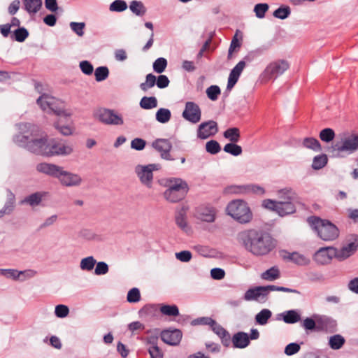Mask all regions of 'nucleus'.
Returning a JSON list of instances; mask_svg holds the SVG:
<instances>
[{
    "label": "nucleus",
    "mask_w": 358,
    "mask_h": 358,
    "mask_svg": "<svg viewBox=\"0 0 358 358\" xmlns=\"http://www.w3.org/2000/svg\"><path fill=\"white\" fill-rule=\"evenodd\" d=\"M236 240L247 251L256 256L266 255L275 247V241L269 234L255 229L239 232Z\"/></svg>",
    "instance_id": "1"
},
{
    "label": "nucleus",
    "mask_w": 358,
    "mask_h": 358,
    "mask_svg": "<svg viewBox=\"0 0 358 358\" xmlns=\"http://www.w3.org/2000/svg\"><path fill=\"white\" fill-rule=\"evenodd\" d=\"M38 127L29 124L28 131L15 135L13 140L18 146L31 153L45 156L48 137L40 134Z\"/></svg>",
    "instance_id": "2"
},
{
    "label": "nucleus",
    "mask_w": 358,
    "mask_h": 358,
    "mask_svg": "<svg viewBox=\"0 0 358 358\" xmlns=\"http://www.w3.org/2000/svg\"><path fill=\"white\" fill-rule=\"evenodd\" d=\"M278 196L280 201H277L272 199H264L262 206L264 208L276 213L278 215L284 217L296 212L294 201L296 194L292 189L285 188L278 191Z\"/></svg>",
    "instance_id": "3"
},
{
    "label": "nucleus",
    "mask_w": 358,
    "mask_h": 358,
    "mask_svg": "<svg viewBox=\"0 0 358 358\" xmlns=\"http://www.w3.org/2000/svg\"><path fill=\"white\" fill-rule=\"evenodd\" d=\"M308 224L317 236L324 241H332L339 236L338 227L327 220H322L316 216L309 217L307 220Z\"/></svg>",
    "instance_id": "4"
},
{
    "label": "nucleus",
    "mask_w": 358,
    "mask_h": 358,
    "mask_svg": "<svg viewBox=\"0 0 358 358\" xmlns=\"http://www.w3.org/2000/svg\"><path fill=\"white\" fill-rule=\"evenodd\" d=\"M161 183L167 187L164 196L169 202L176 203L183 199L189 191V187L185 180H164Z\"/></svg>",
    "instance_id": "5"
},
{
    "label": "nucleus",
    "mask_w": 358,
    "mask_h": 358,
    "mask_svg": "<svg viewBox=\"0 0 358 358\" xmlns=\"http://www.w3.org/2000/svg\"><path fill=\"white\" fill-rule=\"evenodd\" d=\"M226 211L229 215L241 224L248 223L252 218V213L248 203L241 199L233 200L229 202Z\"/></svg>",
    "instance_id": "6"
},
{
    "label": "nucleus",
    "mask_w": 358,
    "mask_h": 358,
    "mask_svg": "<svg viewBox=\"0 0 358 358\" xmlns=\"http://www.w3.org/2000/svg\"><path fill=\"white\" fill-rule=\"evenodd\" d=\"M358 149V135L351 134L347 137L342 138L341 141H337L328 150L331 152L336 151L338 154L343 152L352 153Z\"/></svg>",
    "instance_id": "7"
},
{
    "label": "nucleus",
    "mask_w": 358,
    "mask_h": 358,
    "mask_svg": "<svg viewBox=\"0 0 358 358\" xmlns=\"http://www.w3.org/2000/svg\"><path fill=\"white\" fill-rule=\"evenodd\" d=\"M36 169L39 172L54 178H59L61 176H65L66 179H81L78 175L64 171L62 167L55 164L41 163L37 165Z\"/></svg>",
    "instance_id": "8"
},
{
    "label": "nucleus",
    "mask_w": 358,
    "mask_h": 358,
    "mask_svg": "<svg viewBox=\"0 0 358 358\" xmlns=\"http://www.w3.org/2000/svg\"><path fill=\"white\" fill-rule=\"evenodd\" d=\"M358 249V235L352 234L349 237L348 243L341 248H336V259L343 261L352 256Z\"/></svg>",
    "instance_id": "9"
},
{
    "label": "nucleus",
    "mask_w": 358,
    "mask_h": 358,
    "mask_svg": "<svg viewBox=\"0 0 358 358\" xmlns=\"http://www.w3.org/2000/svg\"><path fill=\"white\" fill-rule=\"evenodd\" d=\"M73 152V148L65 145L62 140L52 138L48 140L47 149L45 152L46 157L55 155H66Z\"/></svg>",
    "instance_id": "10"
},
{
    "label": "nucleus",
    "mask_w": 358,
    "mask_h": 358,
    "mask_svg": "<svg viewBox=\"0 0 358 358\" xmlns=\"http://www.w3.org/2000/svg\"><path fill=\"white\" fill-rule=\"evenodd\" d=\"M289 68V62L285 59H278L271 62L264 70V75L268 79L276 78Z\"/></svg>",
    "instance_id": "11"
},
{
    "label": "nucleus",
    "mask_w": 358,
    "mask_h": 358,
    "mask_svg": "<svg viewBox=\"0 0 358 358\" xmlns=\"http://www.w3.org/2000/svg\"><path fill=\"white\" fill-rule=\"evenodd\" d=\"M98 119L105 124L122 125L124 123L122 116L113 110L101 108L97 112Z\"/></svg>",
    "instance_id": "12"
},
{
    "label": "nucleus",
    "mask_w": 358,
    "mask_h": 358,
    "mask_svg": "<svg viewBox=\"0 0 358 358\" xmlns=\"http://www.w3.org/2000/svg\"><path fill=\"white\" fill-rule=\"evenodd\" d=\"M227 194H255L262 195L264 194V189L257 185L249 184L245 185H231L225 189Z\"/></svg>",
    "instance_id": "13"
},
{
    "label": "nucleus",
    "mask_w": 358,
    "mask_h": 358,
    "mask_svg": "<svg viewBox=\"0 0 358 358\" xmlns=\"http://www.w3.org/2000/svg\"><path fill=\"white\" fill-rule=\"evenodd\" d=\"M182 117L192 124L199 122L201 118V110L199 106L193 101L186 102Z\"/></svg>",
    "instance_id": "14"
},
{
    "label": "nucleus",
    "mask_w": 358,
    "mask_h": 358,
    "mask_svg": "<svg viewBox=\"0 0 358 358\" xmlns=\"http://www.w3.org/2000/svg\"><path fill=\"white\" fill-rule=\"evenodd\" d=\"M218 131L217 124L214 120L202 122L197 129V137L200 139H206L215 135Z\"/></svg>",
    "instance_id": "15"
},
{
    "label": "nucleus",
    "mask_w": 358,
    "mask_h": 358,
    "mask_svg": "<svg viewBox=\"0 0 358 358\" xmlns=\"http://www.w3.org/2000/svg\"><path fill=\"white\" fill-rule=\"evenodd\" d=\"M152 146L160 153L161 157L166 160H172L170 152L172 149V143L166 138H157L152 143Z\"/></svg>",
    "instance_id": "16"
},
{
    "label": "nucleus",
    "mask_w": 358,
    "mask_h": 358,
    "mask_svg": "<svg viewBox=\"0 0 358 358\" xmlns=\"http://www.w3.org/2000/svg\"><path fill=\"white\" fill-rule=\"evenodd\" d=\"M334 257L336 258L335 248H322L315 253L314 260L317 263L324 265L329 264Z\"/></svg>",
    "instance_id": "17"
},
{
    "label": "nucleus",
    "mask_w": 358,
    "mask_h": 358,
    "mask_svg": "<svg viewBox=\"0 0 358 358\" xmlns=\"http://www.w3.org/2000/svg\"><path fill=\"white\" fill-rule=\"evenodd\" d=\"M159 164H150L146 166L138 165L135 171L139 179H153V171L160 169Z\"/></svg>",
    "instance_id": "18"
},
{
    "label": "nucleus",
    "mask_w": 358,
    "mask_h": 358,
    "mask_svg": "<svg viewBox=\"0 0 358 358\" xmlns=\"http://www.w3.org/2000/svg\"><path fill=\"white\" fill-rule=\"evenodd\" d=\"M216 210L211 206H200L196 210L197 219L206 222H213L215 220Z\"/></svg>",
    "instance_id": "19"
},
{
    "label": "nucleus",
    "mask_w": 358,
    "mask_h": 358,
    "mask_svg": "<svg viewBox=\"0 0 358 358\" xmlns=\"http://www.w3.org/2000/svg\"><path fill=\"white\" fill-rule=\"evenodd\" d=\"M182 336V332L179 329L164 330L161 334V338L169 345H176L180 342Z\"/></svg>",
    "instance_id": "20"
},
{
    "label": "nucleus",
    "mask_w": 358,
    "mask_h": 358,
    "mask_svg": "<svg viewBox=\"0 0 358 358\" xmlns=\"http://www.w3.org/2000/svg\"><path fill=\"white\" fill-rule=\"evenodd\" d=\"M211 322L210 328L221 339L222 344L228 347L231 344L230 334L215 320H210Z\"/></svg>",
    "instance_id": "21"
},
{
    "label": "nucleus",
    "mask_w": 358,
    "mask_h": 358,
    "mask_svg": "<svg viewBox=\"0 0 358 358\" xmlns=\"http://www.w3.org/2000/svg\"><path fill=\"white\" fill-rule=\"evenodd\" d=\"M231 343H233L234 348H244L249 345L250 338L246 333L238 332L231 338Z\"/></svg>",
    "instance_id": "22"
},
{
    "label": "nucleus",
    "mask_w": 358,
    "mask_h": 358,
    "mask_svg": "<svg viewBox=\"0 0 358 358\" xmlns=\"http://www.w3.org/2000/svg\"><path fill=\"white\" fill-rule=\"evenodd\" d=\"M252 57L250 55H246L243 60L240 61L231 71L229 78H232L236 81L238 80L239 77L246 66V62H251Z\"/></svg>",
    "instance_id": "23"
},
{
    "label": "nucleus",
    "mask_w": 358,
    "mask_h": 358,
    "mask_svg": "<svg viewBox=\"0 0 358 358\" xmlns=\"http://www.w3.org/2000/svg\"><path fill=\"white\" fill-rule=\"evenodd\" d=\"M187 207H182V209L176 215V222L177 225L185 232L190 230V227L187 222L186 212Z\"/></svg>",
    "instance_id": "24"
},
{
    "label": "nucleus",
    "mask_w": 358,
    "mask_h": 358,
    "mask_svg": "<svg viewBox=\"0 0 358 358\" xmlns=\"http://www.w3.org/2000/svg\"><path fill=\"white\" fill-rule=\"evenodd\" d=\"M47 192H36L34 194H30L29 196H27L22 203H27L29 204L31 206H35L38 205L42 199L47 195Z\"/></svg>",
    "instance_id": "25"
},
{
    "label": "nucleus",
    "mask_w": 358,
    "mask_h": 358,
    "mask_svg": "<svg viewBox=\"0 0 358 358\" xmlns=\"http://www.w3.org/2000/svg\"><path fill=\"white\" fill-rule=\"evenodd\" d=\"M24 9L29 13H36L42 7V0H23Z\"/></svg>",
    "instance_id": "26"
},
{
    "label": "nucleus",
    "mask_w": 358,
    "mask_h": 358,
    "mask_svg": "<svg viewBox=\"0 0 358 358\" xmlns=\"http://www.w3.org/2000/svg\"><path fill=\"white\" fill-rule=\"evenodd\" d=\"M283 321L287 324H294L301 320L299 313L296 310H290L282 314Z\"/></svg>",
    "instance_id": "27"
},
{
    "label": "nucleus",
    "mask_w": 358,
    "mask_h": 358,
    "mask_svg": "<svg viewBox=\"0 0 358 358\" xmlns=\"http://www.w3.org/2000/svg\"><path fill=\"white\" fill-rule=\"evenodd\" d=\"M171 118V112L168 108H160L155 113L156 120L162 124L167 123Z\"/></svg>",
    "instance_id": "28"
},
{
    "label": "nucleus",
    "mask_w": 358,
    "mask_h": 358,
    "mask_svg": "<svg viewBox=\"0 0 358 358\" xmlns=\"http://www.w3.org/2000/svg\"><path fill=\"white\" fill-rule=\"evenodd\" d=\"M223 136L229 140L230 143H238L241 138V133L238 128L231 127L224 131Z\"/></svg>",
    "instance_id": "29"
},
{
    "label": "nucleus",
    "mask_w": 358,
    "mask_h": 358,
    "mask_svg": "<svg viewBox=\"0 0 358 358\" xmlns=\"http://www.w3.org/2000/svg\"><path fill=\"white\" fill-rule=\"evenodd\" d=\"M314 318L316 319L317 329L318 330L327 329L334 322L331 318L327 316L314 315Z\"/></svg>",
    "instance_id": "30"
},
{
    "label": "nucleus",
    "mask_w": 358,
    "mask_h": 358,
    "mask_svg": "<svg viewBox=\"0 0 358 358\" xmlns=\"http://www.w3.org/2000/svg\"><path fill=\"white\" fill-rule=\"evenodd\" d=\"M29 34L28 30L25 27H22L15 29L10 35V38L13 41L22 43L28 38Z\"/></svg>",
    "instance_id": "31"
},
{
    "label": "nucleus",
    "mask_w": 358,
    "mask_h": 358,
    "mask_svg": "<svg viewBox=\"0 0 358 358\" xmlns=\"http://www.w3.org/2000/svg\"><path fill=\"white\" fill-rule=\"evenodd\" d=\"M129 8L133 13L138 16H143L147 11V8L143 2L136 0L130 3Z\"/></svg>",
    "instance_id": "32"
},
{
    "label": "nucleus",
    "mask_w": 358,
    "mask_h": 358,
    "mask_svg": "<svg viewBox=\"0 0 358 358\" xmlns=\"http://www.w3.org/2000/svg\"><path fill=\"white\" fill-rule=\"evenodd\" d=\"M265 294L266 292L264 287H258L257 288L250 289L246 291L244 295V299L246 301L257 299L259 296Z\"/></svg>",
    "instance_id": "33"
},
{
    "label": "nucleus",
    "mask_w": 358,
    "mask_h": 358,
    "mask_svg": "<svg viewBox=\"0 0 358 358\" xmlns=\"http://www.w3.org/2000/svg\"><path fill=\"white\" fill-rule=\"evenodd\" d=\"M303 147L319 152L322 150L320 141L314 137H306L303 140Z\"/></svg>",
    "instance_id": "34"
},
{
    "label": "nucleus",
    "mask_w": 358,
    "mask_h": 358,
    "mask_svg": "<svg viewBox=\"0 0 358 358\" xmlns=\"http://www.w3.org/2000/svg\"><path fill=\"white\" fill-rule=\"evenodd\" d=\"M157 99L155 96H143L139 103L141 108L150 110L157 106Z\"/></svg>",
    "instance_id": "35"
},
{
    "label": "nucleus",
    "mask_w": 358,
    "mask_h": 358,
    "mask_svg": "<svg viewBox=\"0 0 358 358\" xmlns=\"http://www.w3.org/2000/svg\"><path fill=\"white\" fill-rule=\"evenodd\" d=\"M345 338L340 334H336L329 338V345L333 350H339L345 344Z\"/></svg>",
    "instance_id": "36"
},
{
    "label": "nucleus",
    "mask_w": 358,
    "mask_h": 358,
    "mask_svg": "<svg viewBox=\"0 0 358 358\" xmlns=\"http://www.w3.org/2000/svg\"><path fill=\"white\" fill-rule=\"evenodd\" d=\"M53 101V96L47 94H43L36 100V103L40 106L41 108L44 111H48L50 106L52 105L51 101Z\"/></svg>",
    "instance_id": "37"
},
{
    "label": "nucleus",
    "mask_w": 358,
    "mask_h": 358,
    "mask_svg": "<svg viewBox=\"0 0 358 358\" xmlns=\"http://www.w3.org/2000/svg\"><path fill=\"white\" fill-rule=\"evenodd\" d=\"M291 14V9L288 6H280L279 8H278L276 10H275L273 13V15L274 17L280 19V20H285Z\"/></svg>",
    "instance_id": "38"
},
{
    "label": "nucleus",
    "mask_w": 358,
    "mask_h": 358,
    "mask_svg": "<svg viewBox=\"0 0 358 358\" xmlns=\"http://www.w3.org/2000/svg\"><path fill=\"white\" fill-rule=\"evenodd\" d=\"M289 259L299 266H306L310 263V259L298 252H293L289 255Z\"/></svg>",
    "instance_id": "39"
},
{
    "label": "nucleus",
    "mask_w": 358,
    "mask_h": 358,
    "mask_svg": "<svg viewBox=\"0 0 358 358\" xmlns=\"http://www.w3.org/2000/svg\"><path fill=\"white\" fill-rule=\"evenodd\" d=\"M157 76L152 73H149L145 77V82L140 85V88L143 92H147L150 88L157 85Z\"/></svg>",
    "instance_id": "40"
},
{
    "label": "nucleus",
    "mask_w": 358,
    "mask_h": 358,
    "mask_svg": "<svg viewBox=\"0 0 358 358\" xmlns=\"http://www.w3.org/2000/svg\"><path fill=\"white\" fill-rule=\"evenodd\" d=\"M223 150L235 157L241 155L243 152L241 146L237 145L236 143H227L224 146Z\"/></svg>",
    "instance_id": "41"
},
{
    "label": "nucleus",
    "mask_w": 358,
    "mask_h": 358,
    "mask_svg": "<svg viewBox=\"0 0 358 358\" xmlns=\"http://www.w3.org/2000/svg\"><path fill=\"white\" fill-rule=\"evenodd\" d=\"M327 162V156L325 154H321L313 158L312 167L315 170H319L325 166Z\"/></svg>",
    "instance_id": "42"
},
{
    "label": "nucleus",
    "mask_w": 358,
    "mask_h": 358,
    "mask_svg": "<svg viewBox=\"0 0 358 358\" xmlns=\"http://www.w3.org/2000/svg\"><path fill=\"white\" fill-rule=\"evenodd\" d=\"M96 264V259L92 256H89L81 259L80 268L83 271H90L94 268Z\"/></svg>",
    "instance_id": "43"
},
{
    "label": "nucleus",
    "mask_w": 358,
    "mask_h": 358,
    "mask_svg": "<svg viewBox=\"0 0 358 358\" xmlns=\"http://www.w3.org/2000/svg\"><path fill=\"white\" fill-rule=\"evenodd\" d=\"M109 69L106 66L97 67L94 71V76L96 82H101L108 78Z\"/></svg>",
    "instance_id": "44"
},
{
    "label": "nucleus",
    "mask_w": 358,
    "mask_h": 358,
    "mask_svg": "<svg viewBox=\"0 0 358 358\" xmlns=\"http://www.w3.org/2000/svg\"><path fill=\"white\" fill-rule=\"evenodd\" d=\"M271 312L268 309H263L255 316L257 323L260 325H265L268 319L271 317Z\"/></svg>",
    "instance_id": "45"
},
{
    "label": "nucleus",
    "mask_w": 358,
    "mask_h": 358,
    "mask_svg": "<svg viewBox=\"0 0 358 358\" xmlns=\"http://www.w3.org/2000/svg\"><path fill=\"white\" fill-rule=\"evenodd\" d=\"M280 277V271L279 269L275 267H271V268L266 270L265 272L262 273V278L264 280H275Z\"/></svg>",
    "instance_id": "46"
},
{
    "label": "nucleus",
    "mask_w": 358,
    "mask_h": 358,
    "mask_svg": "<svg viewBox=\"0 0 358 358\" xmlns=\"http://www.w3.org/2000/svg\"><path fill=\"white\" fill-rule=\"evenodd\" d=\"M269 9V5L266 3H257L253 9L257 18L262 19L265 17L266 12Z\"/></svg>",
    "instance_id": "47"
},
{
    "label": "nucleus",
    "mask_w": 358,
    "mask_h": 358,
    "mask_svg": "<svg viewBox=\"0 0 358 358\" xmlns=\"http://www.w3.org/2000/svg\"><path fill=\"white\" fill-rule=\"evenodd\" d=\"M335 131L331 128H325L320 131L319 136L322 141L329 143L335 138Z\"/></svg>",
    "instance_id": "48"
},
{
    "label": "nucleus",
    "mask_w": 358,
    "mask_h": 358,
    "mask_svg": "<svg viewBox=\"0 0 358 358\" xmlns=\"http://www.w3.org/2000/svg\"><path fill=\"white\" fill-rule=\"evenodd\" d=\"M160 312L167 316H178L179 315V310L176 305H163L160 308Z\"/></svg>",
    "instance_id": "49"
},
{
    "label": "nucleus",
    "mask_w": 358,
    "mask_h": 358,
    "mask_svg": "<svg viewBox=\"0 0 358 358\" xmlns=\"http://www.w3.org/2000/svg\"><path fill=\"white\" fill-rule=\"evenodd\" d=\"M206 95L211 101H216L221 94V90L217 85H210L206 89Z\"/></svg>",
    "instance_id": "50"
},
{
    "label": "nucleus",
    "mask_w": 358,
    "mask_h": 358,
    "mask_svg": "<svg viewBox=\"0 0 358 358\" xmlns=\"http://www.w3.org/2000/svg\"><path fill=\"white\" fill-rule=\"evenodd\" d=\"M206 150L211 155H216L221 150L220 143L215 140H210L206 143Z\"/></svg>",
    "instance_id": "51"
},
{
    "label": "nucleus",
    "mask_w": 358,
    "mask_h": 358,
    "mask_svg": "<svg viewBox=\"0 0 358 358\" xmlns=\"http://www.w3.org/2000/svg\"><path fill=\"white\" fill-rule=\"evenodd\" d=\"M152 66L156 73H162L167 66V60L164 57H159L154 62Z\"/></svg>",
    "instance_id": "52"
},
{
    "label": "nucleus",
    "mask_w": 358,
    "mask_h": 358,
    "mask_svg": "<svg viewBox=\"0 0 358 358\" xmlns=\"http://www.w3.org/2000/svg\"><path fill=\"white\" fill-rule=\"evenodd\" d=\"M238 33H241V31L238 29V30H236L235 35L232 38V40L231 41V44H230L229 48V51H228V55H227L228 59L231 58L233 52L235 51L236 48H239L241 46V42L238 39Z\"/></svg>",
    "instance_id": "53"
},
{
    "label": "nucleus",
    "mask_w": 358,
    "mask_h": 358,
    "mask_svg": "<svg viewBox=\"0 0 358 358\" xmlns=\"http://www.w3.org/2000/svg\"><path fill=\"white\" fill-rule=\"evenodd\" d=\"M110 10L122 12L127 8V4L124 0H115L110 5Z\"/></svg>",
    "instance_id": "54"
},
{
    "label": "nucleus",
    "mask_w": 358,
    "mask_h": 358,
    "mask_svg": "<svg viewBox=\"0 0 358 358\" xmlns=\"http://www.w3.org/2000/svg\"><path fill=\"white\" fill-rule=\"evenodd\" d=\"M79 66L81 71L85 75H92L94 71L93 65L89 61H81L79 64Z\"/></svg>",
    "instance_id": "55"
},
{
    "label": "nucleus",
    "mask_w": 358,
    "mask_h": 358,
    "mask_svg": "<svg viewBox=\"0 0 358 358\" xmlns=\"http://www.w3.org/2000/svg\"><path fill=\"white\" fill-rule=\"evenodd\" d=\"M141 294L138 288L131 289L127 294V301L130 303H136L140 301Z\"/></svg>",
    "instance_id": "56"
},
{
    "label": "nucleus",
    "mask_w": 358,
    "mask_h": 358,
    "mask_svg": "<svg viewBox=\"0 0 358 358\" xmlns=\"http://www.w3.org/2000/svg\"><path fill=\"white\" fill-rule=\"evenodd\" d=\"M85 24L84 22H71L70 23L71 29L78 36H83L84 34V29Z\"/></svg>",
    "instance_id": "57"
},
{
    "label": "nucleus",
    "mask_w": 358,
    "mask_h": 358,
    "mask_svg": "<svg viewBox=\"0 0 358 358\" xmlns=\"http://www.w3.org/2000/svg\"><path fill=\"white\" fill-rule=\"evenodd\" d=\"M1 273L7 278H11L13 279H20L21 275H24V272L17 271L14 269H3Z\"/></svg>",
    "instance_id": "58"
},
{
    "label": "nucleus",
    "mask_w": 358,
    "mask_h": 358,
    "mask_svg": "<svg viewBox=\"0 0 358 358\" xmlns=\"http://www.w3.org/2000/svg\"><path fill=\"white\" fill-rule=\"evenodd\" d=\"M146 145V141L140 138H136L131 142V147L132 149L141 151L143 150Z\"/></svg>",
    "instance_id": "59"
},
{
    "label": "nucleus",
    "mask_w": 358,
    "mask_h": 358,
    "mask_svg": "<svg viewBox=\"0 0 358 358\" xmlns=\"http://www.w3.org/2000/svg\"><path fill=\"white\" fill-rule=\"evenodd\" d=\"M94 273L97 275H105L108 272V266L104 262H99L96 263Z\"/></svg>",
    "instance_id": "60"
},
{
    "label": "nucleus",
    "mask_w": 358,
    "mask_h": 358,
    "mask_svg": "<svg viewBox=\"0 0 358 358\" xmlns=\"http://www.w3.org/2000/svg\"><path fill=\"white\" fill-rule=\"evenodd\" d=\"M302 327L306 330H314L317 329L316 319H313L311 317L306 318L302 323Z\"/></svg>",
    "instance_id": "61"
},
{
    "label": "nucleus",
    "mask_w": 358,
    "mask_h": 358,
    "mask_svg": "<svg viewBox=\"0 0 358 358\" xmlns=\"http://www.w3.org/2000/svg\"><path fill=\"white\" fill-rule=\"evenodd\" d=\"M69 313V308L65 305H57L55 307V313L58 317H64L68 315Z\"/></svg>",
    "instance_id": "62"
},
{
    "label": "nucleus",
    "mask_w": 358,
    "mask_h": 358,
    "mask_svg": "<svg viewBox=\"0 0 358 358\" xmlns=\"http://www.w3.org/2000/svg\"><path fill=\"white\" fill-rule=\"evenodd\" d=\"M54 127L64 136H69L72 134V130L69 126L62 125L59 121L54 123Z\"/></svg>",
    "instance_id": "63"
},
{
    "label": "nucleus",
    "mask_w": 358,
    "mask_h": 358,
    "mask_svg": "<svg viewBox=\"0 0 358 358\" xmlns=\"http://www.w3.org/2000/svg\"><path fill=\"white\" fill-rule=\"evenodd\" d=\"M300 348V345L298 343H291L285 347V353L287 355H292L297 353Z\"/></svg>",
    "instance_id": "64"
}]
</instances>
